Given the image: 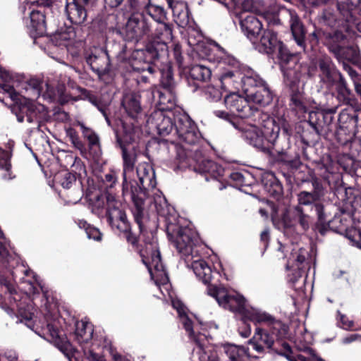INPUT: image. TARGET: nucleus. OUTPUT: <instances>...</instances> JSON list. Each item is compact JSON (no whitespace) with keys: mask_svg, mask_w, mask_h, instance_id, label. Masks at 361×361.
Segmentation results:
<instances>
[{"mask_svg":"<svg viewBox=\"0 0 361 361\" xmlns=\"http://www.w3.org/2000/svg\"><path fill=\"white\" fill-rule=\"evenodd\" d=\"M226 107L233 113H238L241 118L252 117L254 122L264 128L266 136L274 141L279 135L281 127L274 118L251 106L247 98L237 93H231L224 99Z\"/></svg>","mask_w":361,"mask_h":361,"instance_id":"nucleus-1","label":"nucleus"},{"mask_svg":"<svg viewBox=\"0 0 361 361\" xmlns=\"http://www.w3.org/2000/svg\"><path fill=\"white\" fill-rule=\"evenodd\" d=\"M137 176L139 179L140 184L132 183L136 185L139 190L145 193V197L142 198V201L139 202V211L137 214L135 212V199L133 200L130 196H128L125 200L129 199L132 201L131 212L134 217L135 221L138 225L140 232L143 231V219L145 216V202L148 197L147 191L154 189L156 187L157 181L155 178V173L152 166L147 162L140 163L137 166Z\"/></svg>","mask_w":361,"mask_h":361,"instance_id":"nucleus-2","label":"nucleus"},{"mask_svg":"<svg viewBox=\"0 0 361 361\" xmlns=\"http://www.w3.org/2000/svg\"><path fill=\"white\" fill-rule=\"evenodd\" d=\"M276 51L278 57L287 63V66L283 68L284 80L287 85L294 86L305 75L311 77L314 74L312 68L305 63H297L296 57L289 53L281 41Z\"/></svg>","mask_w":361,"mask_h":361,"instance_id":"nucleus-3","label":"nucleus"},{"mask_svg":"<svg viewBox=\"0 0 361 361\" xmlns=\"http://www.w3.org/2000/svg\"><path fill=\"white\" fill-rule=\"evenodd\" d=\"M166 232L173 246L186 264H188L190 257H194L193 246L197 238L196 233L189 227L179 226L172 223L167 224Z\"/></svg>","mask_w":361,"mask_h":361,"instance_id":"nucleus-4","label":"nucleus"},{"mask_svg":"<svg viewBox=\"0 0 361 361\" xmlns=\"http://www.w3.org/2000/svg\"><path fill=\"white\" fill-rule=\"evenodd\" d=\"M106 200L108 220L111 227L120 232L128 243L133 246L137 245V238L131 232V228L125 212L118 208L119 202L116 200L114 196L110 194L106 195Z\"/></svg>","mask_w":361,"mask_h":361,"instance_id":"nucleus-5","label":"nucleus"},{"mask_svg":"<svg viewBox=\"0 0 361 361\" xmlns=\"http://www.w3.org/2000/svg\"><path fill=\"white\" fill-rule=\"evenodd\" d=\"M207 293L214 298L224 309L238 313L244 317L249 313L250 307L245 298L238 293H230L224 287L209 286Z\"/></svg>","mask_w":361,"mask_h":361,"instance_id":"nucleus-6","label":"nucleus"},{"mask_svg":"<svg viewBox=\"0 0 361 361\" xmlns=\"http://www.w3.org/2000/svg\"><path fill=\"white\" fill-rule=\"evenodd\" d=\"M247 98L262 106L269 105L273 94L266 81L256 73H248L244 78Z\"/></svg>","mask_w":361,"mask_h":361,"instance_id":"nucleus-7","label":"nucleus"},{"mask_svg":"<svg viewBox=\"0 0 361 361\" xmlns=\"http://www.w3.org/2000/svg\"><path fill=\"white\" fill-rule=\"evenodd\" d=\"M122 149V157L123 161V188L122 195L123 198L130 196L133 200L135 199V212L137 214L140 201L142 198L145 197V193L139 190V188L127 180V173L133 171L134 165L135 164L136 153L134 149L130 150L124 145H121Z\"/></svg>","mask_w":361,"mask_h":361,"instance_id":"nucleus-8","label":"nucleus"},{"mask_svg":"<svg viewBox=\"0 0 361 361\" xmlns=\"http://www.w3.org/2000/svg\"><path fill=\"white\" fill-rule=\"evenodd\" d=\"M325 44L328 46L330 51L334 53L338 61L357 60L359 53L356 47L345 46L347 37L340 31L334 32H323Z\"/></svg>","mask_w":361,"mask_h":361,"instance_id":"nucleus-9","label":"nucleus"},{"mask_svg":"<svg viewBox=\"0 0 361 361\" xmlns=\"http://www.w3.org/2000/svg\"><path fill=\"white\" fill-rule=\"evenodd\" d=\"M312 191L302 190L297 194L298 204L296 206H312L314 208L319 222L326 221L324 213V205L319 201L324 197L325 190L322 183L317 178L311 180Z\"/></svg>","mask_w":361,"mask_h":361,"instance_id":"nucleus-10","label":"nucleus"},{"mask_svg":"<svg viewBox=\"0 0 361 361\" xmlns=\"http://www.w3.org/2000/svg\"><path fill=\"white\" fill-rule=\"evenodd\" d=\"M183 149L185 152V156L182 157L179 154L180 158L183 160L189 158L193 159L196 162L195 170L204 174L206 180H209L210 178L218 180L219 178L224 176V169L216 162L202 157L198 147H194V149H188L183 146Z\"/></svg>","mask_w":361,"mask_h":361,"instance_id":"nucleus-11","label":"nucleus"},{"mask_svg":"<svg viewBox=\"0 0 361 361\" xmlns=\"http://www.w3.org/2000/svg\"><path fill=\"white\" fill-rule=\"evenodd\" d=\"M173 136L185 145H195L200 139V133L196 124L188 114L178 111L175 115Z\"/></svg>","mask_w":361,"mask_h":361,"instance_id":"nucleus-12","label":"nucleus"},{"mask_svg":"<svg viewBox=\"0 0 361 361\" xmlns=\"http://www.w3.org/2000/svg\"><path fill=\"white\" fill-rule=\"evenodd\" d=\"M231 125L240 133L241 137L245 140L255 147L264 149V138L274 145H278L276 140L279 135L274 141L269 140L264 132V128L256 122L255 124H248L241 121H231Z\"/></svg>","mask_w":361,"mask_h":361,"instance_id":"nucleus-13","label":"nucleus"},{"mask_svg":"<svg viewBox=\"0 0 361 361\" xmlns=\"http://www.w3.org/2000/svg\"><path fill=\"white\" fill-rule=\"evenodd\" d=\"M159 55L154 44L147 45L145 49L137 50L133 54L135 60L131 64L133 70L142 73H154L156 70L152 63L159 59Z\"/></svg>","mask_w":361,"mask_h":361,"instance_id":"nucleus-14","label":"nucleus"},{"mask_svg":"<svg viewBox=\"0 0 361 361\" xmlns=\"http://www.w3.org/2000/svg\"><path fill=\"white\" fill-rule=\"evenodd\" d=\"M142 262L147 267L149 272L153 276V270L158 276L165 274L164 266L161 262L158 244L153 240L146 243L145 247L140 251Z\"/></svg>","mask_w":361,"mask_h":361,"instance_id":"nucleus-15","label":"nucleus"},{"mask_svg":"<svg viewBox=\"0 0 361 361\" xmlns=\"http://www.w3.org/2000/svg\"><path fill=\"white\" fill-rule=\"evenodd\" d=\"M149 32V25L142 13H134L128 18L125 28L128 40L138 41Z\"/></svg>","mask_w":361,"mask_h":361,"instance_id":"nucleus-16","label":"nucleus"},{"mask_svg":"<svg viewBox=\"0 0 361 361\" xmlns=\"http://www.w3.org/2000/svg\"><path fill=\"white\" fill-rule=\"evenodd\" d=\"M85 61L99 77L108 73L110 71L109 56L103 49L94 48L86 52Z\"/></svg>","mask_w":361,"mask_h":361,"instance_id":"nucleus-17","label":"nucleus"},{"mask_svg":"<svg viewBox=\"0 0 361 361\" xmlns=\"http://www.w3.org/2000/svg\"><path fill=\"white\" fill-rule=\"evenodd\" d=\"M317 68L319 71V78L322 87L331 88L336 83L339 74H341L334 66L329 56H322L318 59Z\"/></svg>","mask_w":361,"mask_h":361,"instance_id":"nucleus-18","label":"nucleus"},{"mask_svg":"<svg viewBox=\"0 0 361 361\" xmlns=\"http://www.w3.org/2000/svg\"><path fill=\"white\" fill-rule=\"evenodd\" d=\"M173 13V20L181 27H192L193 20L186 2L178 0H166Z\"/></svg>","mask_w":361,"mask_h":361,"instance_id":"nucleus-19","label":"nucleus"},{"mask_svg":"<svg viewBox=\"0 0 361 361\" xmlns=\"http://www.w3.org/2000/svg\"><path fill=\"white\" fill-rule=\"evenodd\" d=\"M175 115L176 113L165 114L163 111H155L152 114L150 120L154 124L160 135H172L173 136Z\"/></svg>","mask_w":361,"mask_h":361,"instance_id":"nucleus-20","label":"nucleus"},{"mask_svg":"<svg viewBox=\"0 0 361 361\" xmlns=\"http://www.w3.org/2000/svg\"><path fill=\"white\" fill-rule=\"evenodd\" d=\"M42 331L44 337L53 343L61 352L68 354L71 351L72 345L66 338H61L59 335L58 329L53 324L48 323Z\"/></svg>","mask_w":361,"mask_h":361,"instance_id":"nucleus-21","label":"nucleus"},{"mask_svg":"<svg viewBox=\"0 0 361 361\" xmlns=\"http://www.w3.org/2000/svg\"><path fill=\"white\" fill-rule=\"evenodd\" d=\"M274 343L273 336L261 328H257L254 336L248 341V344L259 353H263L265 348L271 349Z\"/></svg>","mask_w":361,"mask_h":361,"instance_id":"nucleus-22","label":"nucleus"},{"mask_svg":"<svg viewBox=\"0 0 361 361\" xmlns=\"http://www.w3.org/2000/svg\"><path fill=\"white\" fill-rule=\"evenodd\" d=\"M242 31L250 40H255L262 30V23L253 14L243 17L240 23Z\"/></svg>","mask_w":361,"mask_h":361,"instance_id":"nucleus-23","label":"nucleus"},{"mask_svg":"<svg viewBox=\"0 0 361 361\" xmlns=\"http://www.w3.org/2000/svg\"><path fill=\"white\" fill-rule=\"evenodd\" d=\"M279 42L277 38V35L274 31L270 29H266L262 32L257 48L259 52L272 54L276 51Z\"/></svg>","mask_w":361,"mask_h":361,"instance_id":"nucleus-24","label":"nucleus"},{"mask_svg":"<svg viewBox=\"0 0 361 361\" xmlns=\"http://www.w3.org/2000/svg\"><path fill=\"white\" fill-rule=\"evenodd\" d=\"M87 5L72 1L68 2L66 6V13L68 20L75 25H82L87 18V12L85 8Z\"/></svg>","mask_w":361,"mask_h":361,"instance_id":"nucleus-25","label":"nucleus"},{"mask_svg":"<svg viewBox=\"0 0 361 361\" xmlns=\"http://www.w3.org/2000/svg\"><path fill=\"white\" fill-rule=\"evenodd\" d=\"M289 222L285 219L286 224L290 226H295L299 224L303 231H307L310 228L311 218L310 215L305 213L303 207L300 206H294L288 212Z\"/></svg>","mask_w":361,"mask_h":361,"instance_id":"nucleus-26","label":"nucleus"},{"mask_svg":"<svg viewBox=\"0 0 361 361\" xmlns=\"http://www.w3.org/2000/svg\"><path fill=\"white\" fill-rule=\"evenodd\" d=\"M187 265L192 269L196 276L204 283H209L212 278V270L204 260L194 256L192 259L190 257V262Z\"/></svg>","mask_w":361,"mask_h":361,"instance_id":"nucleus-27","label":"nucleus"},{"mask_svg":"<svg viewBox=\"0 0 361 361\" xmlns=\"http://www.w3.org/2000/svg\"><path fill=\"white\" fill-rule=\"evenodd\" d=\"M180 322L188 333L190 339L196 345V348L194 350H204V348H207L208 341L205 335L202 334H195L192 329V321L185 314H180Z\"/></svg>","mask_w":361,"mask_h":361,"instance_id":"nucleus-28","label":"nucleus"},{"mask_svg":"<svg viewBox=\"0 0 361 361\" xmlns=\"http://www.w3.org/2000/svg\"><path fill=\"white\" fill-rule=\"evenodd\" d=\"M30 35L37 38L46 33L45 16L40 11H32L30 14Z\"/></svg>","mask_w":361,"mask_h":361,"instance_id":"nucleus-29","label":"nucleus"},{"mask_svg":"<svg viewBox=\"0 0 361 361\" xmlns=\"http://www.w3.org/2000/svg\"><path fill=\"white\" fill-rule=\"evenodd\" d=\"M140 95L135 92H129L124 94L122 105L127 114L132 118H137L140 114L142 107L140 104Z\"/></svg>","mask_w":361,"mask_h":361,"instance_id":"nucleus-30","label":"nucleus"},{"mask_svg":"<svg viewBox=\"0 0 361 361\" xmlns=\"http://www.w3.org/2000/svg\"><path fill=\"white\" fill-rule=\"evenodd\" d=\"M247 75L243 76L238 71H226L221 74L219 78L221 87L224 90H228L232 87L236 88L240 82L244 84V78Z\"/></svg>","mask_w":361,"mask_h":361,"instance_id":"nucleus-31","label":"nucleus"},{"mask_svg":"<svg viewBox=\"0 0 361 361\" xmlns=\"http://www.w3.org/2000/svg\"><path fill=\"white\" fill-rule=\"evenodd\" d=\"M290 25L295 42L305 51L306 48L305 32L299 18L297 16L291 15Z\"/></svg>","mask_w":361,"mask_h":361,"instance_id":"nucleus-32","label":"nucleus"},{"mask_svg":"<svg viewBox=\"0 0 361 361\" xmlns=\"http://www.w3.org/2000/svg\"><path fill=\"white\" fill-rule=\"evenodd\" d=\"M276 152L277 157L276 159L286 164L288 167L291 169H298L302 166L299 154L296 153L294 156L290 152H286L285 149L277 147L276 145Z\"/></svg>","mask_w":361,"mask_h":361,"instance_id":"nucleus-33","label":"nucleus"},{"mask_svg":"<svg viewBox=\"0 0 361 361\" xmlns=\"http://www.w3.org/2000/svg\"><path fill=\"white\" fill-rule=\"evenodd\" d=\"M158 104L159 105V111H171L176 105V90H159Z\"/></svg>","mask_w":361,"mask_h":361,"instance_id":"nucleus-34","label":"nucleus"},{"mask_svg":"<svg viewBox=\"0 0 361 361\" xmlns=\"http://www.w3.org/2000/svg\"><path fill=\"white\" fill-rule=\"evenodd\" d=\"M211 70L204 65L195 64L189 71V77L197 82H206L211 77Z\"/></svg>","mask_w":361,"mask_h":361,"instance_id":"nucleus-35","label":"nucleus"},{"mask_svg":"<svg viewBox=\"0 0 361 361\" xmlns=\"http://www.w3.org/2000/svg\"><path fill=\"white\" fill-rule=\"evenodd\" d=\"M224 351L230 361H243L245 356H250L248 348L243 346L228 344L224 346Z\"/></svg>","mask_w":361,"mask_h":361,"instance_id":"nucleus-36","label":"nucleus"},{"mask_svg":"<svg viewBox=\"0 0 361 361\" xmlns=\"http://www.w3.org/2000/svg\"><path fill=\"white\" fill-rule=\"evenodd\" d=\"M93 329L90 323L83 321L76 323L75 336L79 343H87L92 337Z\"/></svg>","mask_w":361,"mask_h":361,"instance_id":"nucleus-37","label":"nucleus"},{"mask_svg":"<svg viewBox=\"0 0 361 361\" xmlns=\"http://www.w3.org/2000/svg\"><path fill=\"white\" fill-rule=\"evenodd\" d=\"M84 137L88 141L90 149L97 150L100 148L99 138L97 134L91 128L86 127L82 122H78Z\"/></svg>","mask_w":361,"mask_h":361,"instance_id":"nucleus-38","label":"nucleus"},{"mask_svg":"<svg viewBox=\"0 0 361 361\" xmlns=\"http://www.w3.org/2000/svg\"><path fill=\"white\" fill-rule=\"evenodd\" d=\"M336 85L337 99L341 104H348L350 102V90L347 86V82L341 74L337 78Z\"/></svg>","mask_w":361,"mask_h":361,"instance_id":"nucleus-39","label":"nucleus"},{"mask_svg":"<svg viewBox=\"0 0 361 361\" xmlns=\"http://www.w3.org/2000/svg\"><path fill=\"white\" fill-rule=\"evenodd\" d=\"M157 35L161 42V50L166 47V43L171 41L173 38L171 25L163 22L159 23L157 28Z\"/></svg>","mask_w":361,"mask_h":361,"instance_id":"nucleus-40","label":"nucleus"},{"mask_svg":"<svg viewBox=\"0 0 361 361\" xmlns=\"http://www.w3.org/2000/svg\"><path fill=\"white\" fill-rule=\"evenodd\" d=\"M88 101L94 106H96L98 110L102 114V115L105 117L106 121L108 123H110V121L108 118L106 110L110 104V102L107 99L102 98L100 96H97L93 94H88L87 95Z\"/></svg>","mask_w":361,"mask_h":361,"instance_id":"nucleus-41","label":"nucleus"},{"mask_svg":"<svg viewBox=\"0 0 361 361\" xmlns=\"http://www.w3.org/2000/svg\"><path fill=\"white\" fill-rule=\"evenodd\" d=\"M323 114L321 109L318 111H310L309 113L308 123L319 135L324 130Z\"/></svg>","mask_w":361,"mask_h":361,"instance_id":"nucleus-42","label":"nucleus"},{"mask_svg":"<svg viewBox=\"0 0 361 361\" xmlns=\"http://www.w3.org/2000/svg\"><path fill=\"white\" fill-rule=\"evenodd\" d=\"M161 85L164 90H176V82L173 78L171 67L169 66L161 70Z\"/></svg>","mask_w":361,"mask_h":361,"instance_id":"nucleus-43","label":"nucleus"},{"mask_svg":"<svg viewBox=\"0 0 361 361\" xmlns=\"http://www.w3.org/2000/svg\"><path fill=\"white\" fill-rule=\"evenodd\" d=\"M290 106L298 114H304L307 111L306 104L300 92H295L291 94Z\"/></svg>","mask_w":361,"mask_h":361,"instance_id":"nucleus-44","label":"nucleus"},{"mask_svg":"<svg viewBox=\"0 0 361 361\" xmlns=\"http://www.w3.org/2000/svg\"><path fill=\"white\" fill-rule=\"evenodd\" d=\"M13 147V142H9L7 149H3L0 147V169H4L7 172H8L11 168L10 159L12 156Z\"/></svg>","mask_w":361,"mask_h":361,"instance_id":"nucleus-45","label":"nucleus"},{"mask_svg":"<svg viewBox=\"0 0 361 361\" xmlns=\"http://www.w3.org/2000/svg\"><path fill=\"white\" fill-rule=\"evenodd\" d=\"M245 318L257 323L265 322L274 324L276 322L275 319L271 315L250 309H249V313L245 316Z\"/></svg>","mask_w":361,"mask_h":361,"instance_id":"nucleus-46","label":"nucleus"},{"mask_svg":"<svg viewBox=\"0 0 361 361\" xmlns=\"http://www.w3.org/2000/svg\"><path fill=\"white\" fill-rule=\"evenodd\" d=\"M145 11L159 23L163 22L166 18V13L161 6L149 4Z\"/></svg>","mask_w":361,"mask_h":361,"instance_id":"nucleus-47","label":"nucleus"},{"mask_svg":"<svg viewBox=\"0 0 361 361\" xmlns=\"http://www.w3.org/2000/svg\"><path fill=\"white\" fill-rule=\"evenodd\" d=\"M204 92L206 97L212 102L219 101L222 96L221 91L213 85H207L204 87Z\"/></svg>","mask_w":361,"mask_h":361,"instance_id":"nucleus-48","label":"nucleus"},{"mask_svg":"<svg viewBox=\"0 0 361 361\" xmlns=\"http://www.w3.org/2000/svg\"><path fill=\"white\" fill-rule=\"evenodd\" d=\"M66 135L69 138L71 142L73 145V146L82 152L85 149V146L82 142L80 140L78 133L76 130L72 128H69L66 130Z\"/></svg>","mask_w":361,"mask_h":361,"instance_id":"nucleus-49","label":"nucleus"},{"mask_svg":"<svg viewBox=\"0 0 361 361\" xmlns=\"http://www.w3.org/2000/svg\"><path fill=\"white\" fill-rule=\"evenodd\" d=\"M352 8L353 5L346 2H338L337 4L338 11L343 16V20L347 22L353 20Z\"/></svg>","mask_w":361,"mask_h":361,"instance_id":"nucleus-50","label":"nucleus"},{"mask_svg":"<svg viewBox=\"0 0 361 361\" xmlns=\"http://www.w3.org/2000/svg\"><path fill=\"white\" fill-rule=\"evenodd\" d=\"M338 105L331 108L321 109L323 114L324 128L329 126L334 121V114L336 112Z\"/></svg>","mask_w":361,"mask_h":361,"instance_id":"nucleus-51","label":"nucleus"},{"mask_svg":"<svg viewBox=\"0 0 361 361\" xmlns=\"http://www.w3.org/2000/svg\"><path fill=\"white\" fill-rule=\"evenodd\" d=\"M154 204L157 213L161 216H166L169 210V204L164 197L159 196L154 200Z\"/></svg>","mask_w":361,"mask_h":361,"instance_id":"nucleus-52","label":"nucleus"},{"mask_svg":"<svg viewBox=\"0 0 361 361\" xmlns=\"http://www.w3.org/2000/svg\"><path fill=\"white\" fill-rule=\"evenodd\" d=\"M350 153L361 161V137H355L351 141Z\"/></svg>","mask_w":361,"mask_h":361,"instance_id":"nucleus-53","label":"nucleus"},{"mask_svg":"<svg viewBox=\"0 0 361 361\" xmlns=\"http://www.w3.org/2000/svg\"><path fill=\"white\" fill-rule=\"evenodd\" d=\"M43 108L44 106L42 105H37L32 102H29L23 108V111L25 112V114L35 115L37 116L40 110Z\"/></svg>","mask_w":361,"mask_h":361,"instance_id":"nucleus-54","label":"nucleus"},{"mask_svg":"<svg viewBox=\"0 0 361 361\" xmlns=\"http://www.w3.org/2000/svg\"><path fill=\"white\" fill-rule=\"evenodd\" d=\"M243 7L245 11L257 14H262L265 10L263 6H258L256 2L250 4L249 1H245L243 4Z\"/></svg>","mask_w":361,"mask_h":361,"instance_id":"nucleus-55","label":"nucleus"},{"mask_svg":"<svg viewBox=\"0 0 361 361\" xmlns=\"http://www.w3.org/2000/svg\"><path fill=\"white\" fill-rule=\"evenodd\" d=\"M128 1L130 6L135 10H145L150 4V0H128Z\"/></svg>","mask_w":361,"mask_h":361,"instance_id":"nucleus-56","label":"nucleus"},{"mask_svg":"<svg viewBox=\"0 0 361 361\" xmlns=\"http://www.w3.org/2000/svg\"><path fill=\"white\" fill-rule=\"evenodd\" d=\"M21 288L29 295L35 294L38 292L37 287L35 286L34 283L30 281H22Z\"/></svg>","mask_w":361,"mask_h":361,"instance_id":"nucleus-57","label":"nucleus"},{"mask_svg":"<svg viewBox=\"0 0 361 361\" xmlns=\"http://www.w3.org/2000/svg\"><path fill=\"white\" fill-rule=\"evenodd\" d=\"M343 68L344 71L348 73L349 76L353 80L354 85H355V83H358L357 80H359V74L357 71L345 61L343 62Z\"/></svg>","mask_w":361,"mask_h":361,"instance_id":"nucleus-58","label":"nucleus"},{"mask_svg":"<svg viewBox=\"0 0 361 361\" xmlns=\"http://www.w3.org/2000/svg\"><path fill=\"white\" fill-rule=\"evenodd\" d=\"M271 187L272 188V189L270 188L269 190V192L270 193L271 195L275 197H278L282 194L283 188L281 184L278 181L274 180L271 183Z\"/></svg>","mask_w":361,"mask_h":361,"instance_id":"nucleus-59","label":"nucleus"},{"mask_svg":"<svg viewBox=\"0 0 361 361\" xmlns=\"http://www.w3.org/2000/svg\"><path fill=\"white\" fill-rule=\"evenodd\" d=\"M282 134L286 141H288L289 137L292 133V128L288 123L285 120L282 121L281 123ZM288 142H286L287 147H288Z\"/></svg>","mask_w":361,"mask_h":361,"instance_id":"nucleus-60","label":"nucleus"},{"mask_svg":"<svg viewBox=\"0 0 361 361\" xmlns=\"http://www.w3.org/2000/svg\"><path fill=\"white\" fill-rule=\"evenodd\" d=\"M0 284L2 287H4L9 293L11 294H15L16 293V290L15 289V287L13 284L7 279L1 276L0 277Z\"/></svg>","mask_w":361,"mask_h":361,"instance_id":"nucleus-61","label":"nucleus"},{"mask_svg":"<svg viewBox=\"0 0 361 361\" xmlns=\"http://www.w3.org/2000/svg\"><path fill=\"white\" fill-rule=\"evenodd\" d=\"M86 234L88 238L93 239L94 240H100L102 239V233L97 228H88L86 229Z\"/></svg>","mask_w":361,"mask_h":361,"instance_id":"nucleus-62","label":"nucleus"},{"mask_svg":"<svg viewBox=\"0 0 361 361\" xmlns=\"http://www.w3.org/2000/svg\"><path fill=\"white\" fill-rule=\"evenodd\" d=\"M292 255L294 257H295V260L298 263L302 264L305 261L307 252L304 248H300L298 251L295 252Z\"/></svg>","mask_w":361,"mask_h":361,"instance_id":"nucleus-63","label":"nucleus"},{"mask_svg":"<svg viewBox=\"0 0 361 361\" xmlns=\"http://www.w3.org/2000/svg\"><path fill=\"white\" fill-rule=\"evenodd\" d=\"M322 20L324 21V23L329 26H332L333 23L335 22L336 19L334 16L332 15L331 13L324 11L322 16H321Z\"/></svg>","mask_w":361,"mask_h":361,"instance_id":"nucleus-64","label":"nucleus"}]
</instances>
